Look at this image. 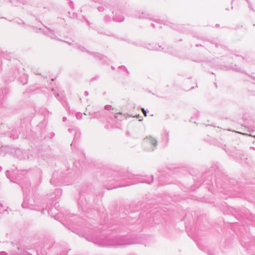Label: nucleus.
Wrapping results in <instances>:
<instances>
[{
    "label": "nucleus",
    "mask_w": 255,
    "mask_h": 255,
    "mask_svg": "<svg viewBox=\"0 0 255 255\" xmlns=\"http://www.w3.org/2000/svg\"><path fill=\"white\" fill-rule=\"evenodd\" d=\"M145 142L146 144H151L153 146L155 147L157 144L156 140L151 137H148L145 139Z\"/></svg>",
    "instance_id": "obj_1"
},
{
    "label": "nucleus",
    "mask_w": 255,
    "mask_h": 255,
    "mask_svg": "<svg viewBox=\"0 0 255 255\" xmlns=\"http://www.w3.org/2000/svg\"><path fill=\"white\" fill-rule=\"evenodd\" d=\"M141 111H142L143 114L144 115V116L145 117H146L147 116L146 112L145 111V110L143 108L141 109Z\"/></svg>",
    "instance_id": "obj_2"
}]
</instances>
